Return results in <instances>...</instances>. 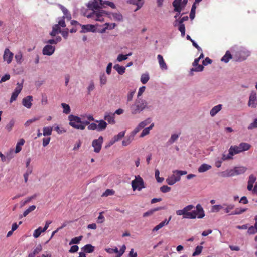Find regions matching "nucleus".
<instances>
[{
  "mask_svg": "<svg viewBox=\"0 0 257 257\" xmlns=\"http://www.w3.org/2000/svg\"><path fill=\"white\" fill-rule=\"evenodd\" d=\"M224 208V205H215L211 208L212 212H218L220 210Z\"/></svg>",
  "mask_w": 257,
  "mask_h": 257,
  "instance_id": "nucleus-37",
  "label": "nucleus"
},
{
  "mask_svg": "<svg viewBox=\"0 0 257 257\" xmlns=\"http://www.w3.org/2000/svg\"><path fill=\"white\" fill-rule=\"evenodd\" d=\"M39 119H40V117H34L31 119H29L25 122V126L27 127V126H29L30 125V124L39 120Z\"/></svg>",
  "mask_w": 257,
  "mask_h": 257,
  "instance_id": "nucleus-53",
  "label": "nucleus"
},
{
  "mask_svg": "<svg viewBox=\"0 0 257 257\" xmlns=\"http://www.w3.org/2000/svg\"><path fill=\"white\" fill-rule=\"evenodd\" d=\"M42 230L43 229H42V228L41 227H39L38 228L36 229L34 231V233H33L34 237L35 238H38L40 235L41 233L43 232L42 231Z\"/></svg>",
  "mask_w": 257,
  "mask_h": 257,
  "instance_id": "nucleus-48",
  "label": "nucleus"
},
{
  "mask_svg": "<svg viewBox=\"0 0 257 257\" xmlns=\"http://www.w3.org/2000/svg\"><path fill=\"white\" fill-rule=\"evenodd\" d=\"M194 208L192 205H189L185 207L183 209L176 211V214L178 216L183 215V219H195L197 217L201 219L204 217L205 213L204 210L200 204H198L196 206V210H192Z\"/></svg>",
  "mask_w": 257,
  "mask_h": 257,
  "instance_id": "nucleus-2",
  "label": "nucleus"
},
{
  "mask_svg": "<svg viewBox=\"0 0 257 257\" xmlns=\"http://www.w3.org/2000/svg\"><path fill=\"white\" fill-rule=\"evenodd\" d=\"M168 224V221H167V219H165L164 221L160 223L158 225L156 226L152 230L153 232L157 231L160 229L162 228L165 225H167Z\"/></svg>",
  "mask_w": 257,
  "mask_h": 257,
  "instance_id": "nucleus-27",
  "label": "nucleus"
},
{
  "mask_svg": "<svg viewBox=\"0 0 257 257\" xmlns=\"http://www.w3.org/2000/svg\"><path fill=\"white\" fill-rule=\"evenodd\" d=\"M82 238V236H80L78 237H74L71 239L70 242H69V245H72L73 244H78L80 241L81 240Z\"/></svg>",
  "mask_w": 257,
  "mask_h": 257,
  "instance_id": "nucleus-44",
  "label": "nucleus"
},
{
  "mask_svg": "<svg viewBox=\"0 0 257 257\" xmlns=\"http://www.w3.org/2000/svg\"><path fill=\"white\" fill-rule=\"evenodd\" d=\"M33 97L29 95L22 100V104L27 108H30L32 105Z\"/></svg>",
  "mask_w": 257,
  "mask_h": 257,
  "instance_id": "nucleus-15",
  "label": "nucleus"
},
{
  "mask_svg": "<svg viewBox=\"0 0 257 257\" xmlns=\"http://www.w3.org/2000/svg\"><path fill=\"white\" fill-rule=\"evenodd\" d=\"M250 147L251 145L247 143H241L238 146H231L230 147V149L234 155L242 152L249 150Z\"/></svg>",
  "mask_w": 257,
  "mask_h": 257,
  "instance_id": "nucleus-5",
  "label": "nucleus"
},
{
  "mask_svg": "<svg viewBox=\"0 0 257 257\" xmlns=\"http://www.w3.org/2000/svg\"><path fill=\"white\" fill-rule=\"evenodd\" d=\"M14 54L8 48H6L3 55L4 60L6 61L8 64H10L13 59Z\"/></svg>",
  "mask_w": 257,
  "mask_h": 257,
  "instance_id": "nucleus-11",
  "label": "nucleus"
},
{
  "mask_svg": "<svg viewBox=\"0 0 257 257\" xmlns=\"http://www.w3.org/2000/svg\"><path fill=\"white\" fill-rule=\"evenodd\" d=\"M204 70V66L202 65H197L196 67H193V68L190 69L189 72V75L192 76L194 75V72H202Z\"/></svg>",
  "mask_w": 257,
  "mask_h": 257,
  "instance_id": "nucleus-17",
  "label": "nucleus"
},
{
  "mask_svg": "<svg viewBox=\"0 0 257 257\" xmlns=\"http://www.w3.org/2000/svg\"><path fill=\"white\" fill-rule=\"evenodd\" d=\"M222 105L218 104L213 107L210 111V114L211 116H214L218 113L222 109Z\"/></svg>",
  "mask_w": 257,
  "mask_h": 257,
  "instance_id": "nucleus-19",
  "label": "nucleus"
},
{
  "mask_svg": "<svg viewBox=\"0 0 257 257\" xmlns=\"http://www.w3.org/2000/svg\"><path fill=\"white\" fill-rule=\"evenodd\" d=\"M82 250L86 253H90L94 251V247L91 244H87L82 248Z\"/></svg>",
  "mask_w": 257,
  "mask_h": 257,
  "instance_id": "nucleus-28",
  "label": "nucleus"
},
{
  "mask_svg": "<svg viewBox=\"0 0 257 257\" xmlns=\"http://www.w3.org/2000/svg\"><path fill=\"white\" fill-rule=\"evenodd\" d=\"M160 172L158 169H156L155 171V177L158 182L161 183L163 180V178L159 177Z\"/></svg>",
  "mask_w": 257,
  "mask_h": 257,
  "instance_id": "nucleus-51",
  "label": "nucleus"
},
{
  "mask_svg": "<svg viewBox=\"0 0 257 257\" xmlns=\"http://www.w3.org/2000/svg\"><path fill=\"white\" fill-rule=\"evenodd\" d=\"M104 119L105 120H106L109 124H114L115 123V113L105 112Z\"/></svg>",
  "mask_w": 257,
  "mask_h": 257,
  "instance_id": "nucleus-13",
  "label": "nucleus"
},
{
  "mask_svg": "<svg viewBox=\"0 0 257 257\" xmlns=\"http://www.w3.org/2000/svg\"><path fill=\"white\" fill-rule=\"evenodd\" d=\"M103 6L102 0H91L87 4V7L92 11L90 13L86 12L84 15L88 18H91L96 21L103 22L102 17L107 14L105 11L100 10Z\"/></svg>",
  "mask_w": 257,
  "mask_h": 257,
  "instance_id": "nucleus-1",
  "label": "nucleus"
},
{
  "mask_svg": "<svg viewBox=\"0 0 257 257\" xmlns=\"http://www.w3.org/2000/svg\"><path fill=\"white\" fill-rule=\"evenodd\" d=\"M96 122L98 123V125H97L98 131L104 130L107 126V123L103 120H97Z\"/></svg>",
  "mask_w": 257,
  "mask_h": 257,
  "instance_id": "nucleus-22",
  "label": "nucleus"
},
{
  "mask_svg": "<svg viewBox=\"0 0 257 257\" xmlns=\"http://www.w3.org/2000/svg\"><path fill=\"white\" fill-rule=\"evenodd\" d=\"M134 137L130 134L124 140L122 141V144L124 146L128 145L134 140Z\"/></svg>",
  "mask_w": 257,
  "mask_h": 257,
  "instance_id": "nucleus-30",
  "label": "nucleus"
},
{
  "mask_svg": "<svg viewBox=\"0 0 257 257\" xmlns=\"http://www.w3.org/2000/svg\"><path fill=\"white\" fill-rule=\"evenodd\" d=\"M223 205H224V208L223 209L226 213H229L234 208V205L232 204L224 203Z\"/></svg>",
  "mask_w": 257,
  "mask_h": 257,
  "instance_id": "nucleus-35",
  "label": "nucleus"
},
{
  "mask_svg": "<svg viewBox=\"0 0 257 257\" xmlns=\"http://www.w3.org/2000/svg\"><path fill=\"white\" fill-rule=\"evenodd\" d=\"M149 133H150V130H149V128H148L147 127L144 128L143 130L142 133H141L140 137H141V138L144 137V136L148 135L149 134Z\"/></svg>",
  "mask_w": 257,
  "mask_h": 257,
  "instance_id": "nucleus-64",
  "label": "nucleus"
},
{
  "mask_svg": "<svg viewBox=\"0 0 257 257\" xmlns=\"http://www.w3.org/2000/svg\"><path fill=\"white\" fill-rule=\"evenodd\" d=\"M131 112L133 115L140 113L144 109L151 110L153 109L152 106H149L147 102L143 99L137 98L134 103L131 106Z\"/></svg>",
  "mask_w": 257,
  "mask_h": 257,
  "instance_id": "nucleus-3",
  "label": "nucleus"
},
{
  "mask_svg": "<svg viewBox=\"0 0 257 257\" xmlns=\"http://www.w3.org/2000/svg\"><path fill=\"white\" fill-rule=\"evenodd\" d=\"M127 59V55H123V54H119L117 56V60L118 62H121L123 60H125Z\"/></svg>",
  "mask_w": 257,
  "mask_h": 257,
  "instance_id": "nucleus-62",
  "label": "nucleus"
},
{
  "mask_svg": "<svg viewBox=\"0 0 257 257\" xmlns=\"http://www.w3.org/2000/svg\"><path fill=\"white\" fill-rule=\"evenodd\" d=\"M232 58V55L229 51H227L224 56L221 58V60L225 63H228Z\"/></svg>",
  "mask_w": 257,
  "mask_h": 257,
  "instance_id": "nucleus-33",
  "label": "nucleus"
},
{
  "mask_svg": "<svg viewBox=\"0 0 257 257\" xmlns=\"http://www.w3.org/2000/svg\"><path fill=\"white\" fill-rule=\"evenodd\" d=\"M157 58L158 60L159 64L161 69L167 70L168 67L165 62L163 56L161 55H158Z\"/></svg>",
  "mask_w": 257,
  "mask_h": 257,
  "instance_id": "nucleus-21",
  "label": "nucleus"
},
{
  "mask_svg": "<svg viewBox=\"0 0 257 257\" xmlns=\"http://www.w3.org/2000/svg\"><path fill=\"white\" fill-rule=\"evenodd\" d=\"M61 106L63 108V112L64 113L68 114L70 112V107L69 105L64 103H62L61 104Z\"/></svg>",
  "mask_w": 257,
  "mask_h": 257,
  "instance_id": "nucleus-43",
  "label": "nucleus"
},
{
  "mask_svg": "<svg viewBox=\"0 0 257 257\" xmlns=\"http://www.w3.org/2000/svg\"><path fill=\"white\" fill-rule=\"evenodd\" d=\"M55 51V47L51 45L47 44L45 45L43 50L42 53L44 55L51 56Z\"/></svg>",
  "mask_w": 257,
  "mask_h": 257,
  "instance_id": "nucleus-10",
  "label": "nucleus"
},
{
  "mask_svg": "<svg viewBox=\"0 0 257 257\" xmlns=\"http://www.w3.org/2000/svg\"><path fill=\"white\" fill-rule=\"evenodd\" d=\"M178 137H179V135L177 134H174L172 135L169 140V142L170 143V144L173 143L175 141H176L177 140Z\"/></svg>",
  "mask_w": 257,
  "mask_h": 257,
  "instance_id": "nucleus-55",
  "label": "nucleus"
},
{
  "mask_svg": "<svg viewBox=\"0 0 257 257\" xmlns=\"http://www.w3.org/2000/svg\"><path fill=\"white\" fill-rule=\"evenodd\" d=\"M250 52L248 50H243L240 52V56L243 57V59L245 60L247 57L250 55Z\"/></svg>",
  "mask_w": 257,
  "mask_h": 257,
  "instance_id": "nucleus-41",
  "label": "nucleus"
},
{
  "mask_svg": "<svg viewBox=\"0 0 257 257\" xmlns=\"http://www.w3.org/2000/svg\"><path fill=\"white\" fill-rule=\"evenodd\" d=\"M248 106L251 108H255L257 106V95L254 91H251L249 95Z\"/></svg>",
  "mask_w": 257,
  "mask_h": 257,
  "instance_id": "nucleus-9",
  "label": "nucleus"
},
{
  "mask_svg": "<svg viewBox=\"0 0 257 257\" xmlns=\"http://www.w3.org/2000/svg\"><path fill=\"white\" fill-rule=\"evenodd\" d=\"M173 173L174 174H176L177 175H178L180 177L181 175H186L187 173L186 171H181V170H177L173 171Z\"/></svg>",
  "mask_w": 257,
  "mask_h": 257,
  "instance_id": "nucleus-59",
  "label": "nucleus"
},
{
  "mask_svg": "<svg viewBox=\"0 0 257 257\" xmlns=\"http://www.w3.org/2000/svg\"><path fill=\"white\" fill-rule=\"evenodd\" d=\"M234 168L231 169H228L222 173V176L223 177H229L235 176Z\"/></svg>",
  "mask_w": 257,
  "mask_h": 257,
  "instance_id": "nucleus-20",
  "label": "nucleus"
},
{
  "mask_svg": "<svg viewBox=\"0 0 257 257\" xmlns=\"http://www.w3.org/2000/svg\"><path fill=\"white\" fill-rule=\"evenodd\" d=\"M178 29L181 32V36L184 37L185 35V27L184 24H178Z\"/></svg>",
  "mask_w": 257,
  "mask_h": 257,
  "instance_id": "nucleus-52",
  "label": "nucleus"
},
{
  "mask_svg": "<svg viewBox=\"0 0 257 257\" xmlns=\"http://www.w3.org/2000/svg\"><path fill=\"white\" fill-rule=\"evenodd\" d=\"M163 208H164L162 207H157V208H154V209H152L147 211L146 212L144 213L143 214V216L145 217H147V216H151L155 212L159 211V210H161L163 209Z\"/></svg>",
  "mask_w": 257,
  "mask_h": 257,
  "instance_id": "nucleus-24",
  "label": "nucleus"
},
{
  "mask_svg": "<svg viewBox=\"0 0 257 257\" xmlns=\"http://www.w3.org/2000/svg\"><path fill=\"white\" fill-rule=\"evenodd\" d=\"M149 80L148 74H143L141 76V81L143 84H146Z\"/></svg>",
  "mask_w": 257,
  "mask_h": 257,
  "instance_id": "nucleus-46",
  "label": "nucleus"
},
{
  "mask_svg": "<svg viewBox=\"0 0 257 257\" xmlns=\"http://www.w3.org/2000/svg\"><path fill=\"white\" fill-rule=\"evenodd\" d=\"M95 86L93 81L90 82L89 85L87 88L88 93L90 94V92L94 89Z\"/></svg>",
  "mask_w": 257,
  "mask_h": 257,
  "instance_id": "nucleus-57",
  "label": "nucleus"
},
{
  "mask_svg": "<svg viewBox=\"0 0 257 257\" xmlns=\"http://www.w3.org/2000/svg\"><path fill=\"white\" fill-rule=\"evenodd\" d=\"M228 154L226 155L225 152L222 153V157L220 159L222 161L229 160L233 159V153L231 152V150L229 149L228 151Z\"/></svg>",
  "mask_w": 257,
  "mask_h": 257,
  "instance_id": "nucleus-23",
  "label": "nucleus"
},
{
  "mask_svg": "<svg viewBox=\"0 0 257 257\" xmlns=\"http://www.w3.org/2000/svg\"><path fill=\"white\" fill-rule=\"evenodd\" d=\"M6 156L8 161L12 159L14 157V151L13 149L10 150V151L7 154Z\"/></svg>",
  "mask_w": 257,
  "mask_h": 257,
  "instance_id": "nucleus-56",
  "label": "nucleus"
},
{
  "mask_svg": "<svg viewBox=\"0 0 257 257\" xmlns=\"http://www.w3.org/2000/svg\"><path fill=\"white\" fill-rule=\"evenodd\" d=\"M15 124V120L14 119H11L9 122L6 125V129L10 132L12 130L13 127L14 126Z\"/></svg>",
  "mask_w": 257,
  "mask_h": 257,
  "instance_id": "nucleus-47",
  "label": "nucleus"
},
{
  "mask_svg": "<svg viewBox=\"0 0 257 257\" xmlns=\"http://www.w3.org/2000/svg\"><path fill=\"white\" fill-rule=\"evenodd\" d=\"M151 122V119L149 118L146 119V120L141 122L138 125L139 126V127H140L141 129L144 128L145 127L149 124Z\"/></svg>",
  "mask_w": 257,
  "mask_h": 257,
  "instance_id": "nucleus-40",
  "label": "nucleus"
},
{
  "mask_svg": "<svg viewBox=\"0 0 257 257\" xmlns=\"http://www.w3.org/2000/svg\"><path fill=\"white\" fill-rule=\"evenodd\" d=\"M125 131H122L119 132L117 135H115L113 137L114 141H118L120 139H121L125 135Z\"/></svg>",
  "mask_w": 257,
  "mask_h": 257,
  "instance_id": "nucleus-42",
  "label": "nucleus"
},
{
  "mask_svg": "<svg viewBox=\"0 0 257 257\" xmlns=\"http://www.w3.org/2000/svg\"><path fill=\"white\" fill-rule=\"evenodd\" d=\"M247 233L249 235L255 234L257 233V227L256 226L252 225L248 228Z\"/></svg>",
  "mask_w": 257,
  "mask_h": 257,
  "instance_id": "nucleus-39",
  "label": "nucleus"
},
{
  "mask_svg": "<svg viewBox=\"0 0 257 257\" xmlns=\"http://www.w3.org/2000/svg\"><path fill=\"white\" fill-rule=\"evenodd\" d=\"M69 120V125L72 127L83 130V126L81 125L82 120L83 119L81 117H78L73 115H70L68 117Z\"/></svg>",
  "mask_w": 257,
  "mask_h": 257,
  "instance_id": "nucleus-4",
  "label": "nucleus"
},
{
  "mask_svg": "<svg viewBox=\"0 0 257 257\" xmlns=\"http://www.w3.org/2000/svg\"><path fill=\"white\" fill-rule=\"evenodd\" d=\"M109 17L117 21H121L123 20L122 15L119 13H113L109 14Z\"/></svg>",
  "mask_w": 257,
  "mask_h": 257,
  "instance_id": "nucleus-18",
  "label": "nucleus"
},
{
  "mask_svg": "<svg viewBox=\"0 0 257 257\" xmlns=\"http://www.w3.org/2000/svg\"><path fill=\"white\" fill-rule=\"evenodd\" d=\"M107 77L104 73H103L100 76V83L101 85L106 84L107 82Z\"/></svg>",
  "mask_w": 257,
  "mask_h": 257,
  "instance_id": "nucleus-45",
  "label": "nucleus"
},
{
  "mask_svg": "<svg viewBox=\"0 0 257 257\" xmlns=\"http://www.w3.org/2000/svg\"><path fill=\"white\" fill-rule=\"evenodd\" d=\"M36 209L35 205H32L30 206L27 210H26L24 213L23 215H21L20 218H21L23 216L26 217L27 215H28L30 212H32Z\"/></svg>",
  "mask_w": 257,
  "mask_h": 257,
  "instance_id": "nucleus-36",
  "label": "nucleus"
},
{
  "mask_svg": "<svg viewBox=\"0 0 257 257\" xmlns=\"http://www.w3.org/2000/svg\"><path fill=\"white\" fill-rule=\"evenodd\" d=\"M113 68L120 75H122L125 72V68L122 66H120L119 64H115Z\"/></svg>",
  "mask_w": 257,
  "mask_h": 257,
  "instance_id": "nucleus-29",
  "label": "nucleus"
},
{
  "mask_svg": "<svg viewBox=\"0 0 257 257\" xmlns=\"http://www.w3.org/2000/svg\"><path fill=\"white\" fill-rule=\"evenodd\" d=\"M131 184L133 191H141L145 187L144 181L139 175L135 176V179L132 181Z\"/></svg>",
  "mask_w": 257,
  "mask_h": 257,
  "instance_id": "nucleus-6",
  "label": "nucleus"
},
{
  "mask_svg": "<svg viewBox=\"0 0 257 257\" xmlns=\"http://www.w3.org/2000/svg\"><path fill=\"white\" fill-rule=\"evenodd\" d=\"M53 131L52 127H44L43 129V135L44 136H50Z\"/></svg>",
  "mask_w": 257,
  "mask_h": 257,
  "instance_id": "nucleus-34",
  "label": "nucleus"
},
{
  "mask_svg": "<svg viewBox=\"0 0 257 257\" xmlns=\"http://www.w3.org/2000/svg\"><path fill=\"white\" fill-rule=\"evenodd\" d=\"M180 180V177L176 174L173 173L172 175L166 179L167 184L169 185H173Z\"/></svg>",
  "mask_w": 257,
  "mask_h": 257,
  "instance_id": "nucleus-12",
  "label": "nucleus"
},
{
  "mask_svg": "<svg viewBox=\"0 0 257 257\" xmlns=\"http://www.w3.org/2000/svg\"><path fill=\"white\" fill-rule=\"evenodd\" d=\"M247 208H237L234 211L232 212L230 214H229V215H239L245 212L247 210Z\"/></svg>",
  "mask_w": 257,
  "mask_h": 257,
  "instance_id": "nucleus-31",
  "label": "nucleus"
},
{
  "mask_svg": "<svg viewBox=\"0 0 257 257\" xmlns=\"http://www.w3.org/2000/svg\"><path fill=\"white\" fill-rule=\"evenodd\" d=\"M103 142L102 136L99 137L98 139H95L92 141V146L94 148V151L95 153H99L102 147V144Z\"/></svg>",
  "mask_w": 257,
  "mask_h": 257,
  "instance_id": "nucleus-8",
  "label": "nucleus"
},
{
  "mask_svg": "<svg viewBox=\"0 0 257 257\" xmlns=\"http://www.w3.org/2000/svg\"><path fill=\"white\" fill-rule=\"evenodd\" d=\"M19 94V93L16 92V91H14L12 94V96H11V97L10 98V102L12 103L14 101H15L17 98V97L18 96V95Z\"/></svg>",
  "mask_w": 257,
  "mask_h": 257,
  "instance_id": "nucleus-58",
  "label": "nucleus"
},
{
  "mask_svg": "<svg viewBox=\"0 0 257 257\" xmlns=\"http://www.w3.org/2000/svg\"><path fill=\"white\" fill-rule=\"evenodd\" d=\"M182 1L180 0H174L172 3V5L174 7V11L178 13H180L182 10Z\"/></svg>",
  "mask_w": 257,
  "mask_h": 257,
  "instance_id": "nucleus-16",
  "label": "nucleus"
},
{
  "mask_svg": "<svg viewBox=\"0 0 257 257\" xmlns=\"http://www.w3.org/2000/svg\"><path fill=\"white\" fill-rule=\"evenodd\" d=\"M82 30L80 31L81 33H85L88 32H94L95 30L94 29L95 26L91 24L81 25Z\"/></svg>",
  "mask_w": 257,
  "mask_h": 257,
  "instance_id": "nucleus-14",
  "label": "nucleus"
},
{
  "mask_svg": "<svg viewBox=\"0 0 257 257\" xmlns=\"http://www.w3.org/2000/svg\"><path fill=\"white\" fill-rule=\"evenodd\" d=\"M23 88V82L21 83H19L18 82L17 83V87L15 89L14 91L20 93L22 90Z\"/></svg>",
  "mask_w": 257,
  "mask_h": 257,
  "instance_id": "nucleus-60",
  "label": "nucleus"
},
{
  "mask_svg": "<svg viewBox=\"0 0 257 257\" xmlns=\"http://www.w3.org/2000/svg\"><path fill=\"white\" fill-rule=\"evenodd\" d=\"M211 168V165L207 164H203L199 167L198 171L200 173H203L209 170Z\"/></svg>",
  "mask_w": 257,
  "mask_h": 257,
  "instance_id": "nucleus-25",
  "label": "nucleus"
},
{
  "mask_svg": "<svg viewBox=\"0 0 257 257\" xmlns=\"http://www.w3.org/2000/svg\"><path fill=\"white\" fill-rule=\"evenodd\" d=\"M202 249H203V247L202 246H200V245L197 246L195 248V250L194 252V253H193L192 255L193 256H195L199 255L201 253Z\"/></svg>",
  "mask_w": 257,
  "mask_h": 257,
  "instance_id": "nucleus-49",
  "label": "nucleus"
},
{
  "mask_svg": "<svg viewBox=\"0 0 257 257\" xmlns=\"http://www.w3.org/2000/svg\"><path fill=\"white\" fill-rule=\"evenodd\" d=\"M114 194V191L113 190L107 189L104 193H103L102 196H108L112 195Z\"/></svg>",
  "mask_w": 257,
  "mask_h": 257,
  "instance_id": "nucleus-63",
  "label": "nucleus"
},
{
  "mask_svg": "<svg viewBox=\"0 0 257 257\" xmlns=\"http://www.w3.org/2000/svg\"><path fill=\"white\" fill-rule=\"evenodd\" d=\"M126 249V246L125 245H123L120 248V250L117 252V255L115 257H121L123 253L125 252Z\"/></svg>",
  "mask_w": 257,
  "mask_h": 257,
  "instance_id": "nucleus-54",
  "label": "nucleus"
},
{
  "mask_svg": "<svg viewBox=\"0 0 257 257\" xmlns=\"http://www.w3.org/2000/svg\"><path fill=\"white\" fill-rule=\"evenodd\" d=\"M236 175H238L244 173L247 170V168L243 166L234 167Z\"/></svg>",
  "mask_w": 257,
  "mask_h": 257,
  "instance_id": "nucleus-26",
  "label": "nucleus"
},
{
  "mask_svg": "<svg viewBox=\"0 0 257 257\" xmlns=\"http://www.w3.org/2000/svg\"><path fill=\"white\" fill-rule=\"evenodd\" d=\"M196 8V7L195 4H193L192 6V8H191V12L190 13V18L191 20H193L195 17Z\"/></svg>",
  "mask_w": 257,
  "mask_h": 257,
  "instance_id": "nucleus-50",
  "label": "nucleus"
},
{
  "mask_svg": "<svg viewBox=\"0 0 257 257\" xmlns=\"http://www.w3.org/2000/svg\"><path fill=\"white\" fill-rule=\"evenodd\" d=\"M66 26L65 22L64 21V16L58 21V24H55L52 27V31L50 32V35L52 36H55L57 34L60 33L61 27H65Z\"/></svg>",
  "mask_w": 257,
  "mask_h": 257,
  "instance_id": "nucleus-7",
  "label": "nucleus"
},
{
  "mask_svg": "<svg viewBox=\"0 0 257 257\" xmlns=\"http://www.w3.org/2000/svg\"><path fill=\"white\" fill-rule=\"evenodd\" d=\"M15 58L16 60V62L18 64H21L23 61V54L22 52L19 51L18 53H17L15 56Z\"/></svg>",
  "mask_w": 257,
  "mask_h": 257,
  "instance_id": "nucleus-38",
  "label": "nucleus"
},
{
  "mask_svg": "<svg viewBox=\"0 0 257 257\" xmlns=\"http://www.w3.org/2000/svg\"><path fill=\"white\" fill-rule=\"evenodd\" d=\"M130 4L136 5L137 6V8L136 9L135 11L139 10L143 5V3L141 0H129L127 2Z\"/></svg>",
  "mask_w": 257,
  "mask_h": 257,
  "instance_id": "nucleus-32",
  "label": "nucleus"
},
{
  "mask_svg": "<svg viewBox=\"0 0 257 257\" xmlns=\"http://www.w3.org/2000/svg\"><path fill=\"white\" fill-rule=\"evenodd\" d=\"M106 251L109 253L112 254L113 253H117L119 250H118V248L116 247H115L114 248H107L105 249Z\"/></svg>",
  "mask_w": 257,
  "mask_h": 257,
  "instance_id": "nucleus-61",
  "label": "nucleus"
}]
</instances>
